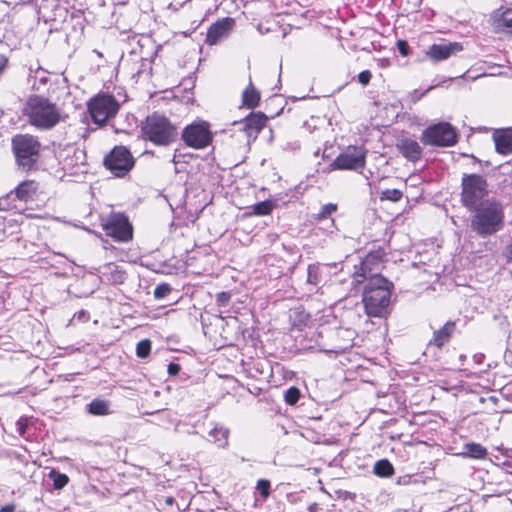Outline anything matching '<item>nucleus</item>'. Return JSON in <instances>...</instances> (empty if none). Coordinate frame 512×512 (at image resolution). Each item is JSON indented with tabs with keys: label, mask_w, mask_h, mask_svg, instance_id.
Returning <instances> with one entry per match:
<instances>
[{
	"label": "nucleus",
	"mask_w": 512,
	"mask_h": 512,
	"mask_svg": "<svg viewBox=\"0 0 512 512\" xmlns=\"http://www.w3.org/2000/svg\"><path fill=\"white\" fill-rule=\"evenodd\" d=\"M377 264V256L367 255L359 266H355L353 283L359 284L368 280L363 293V303L368 316L383 317L389 307L392 282L378 274H372L371 265Z\"/></svg>",
	"instance_id": "f257e3e1"
},
{
	"label": "nucleus",
	"mask_w": 512,
	"mask_h": 512,
	"mask_svg": "<svg viewBox=\"0 0 512 512\" xmlns=\"http://www.w3.org/2000/svg\"><path fill=\"white\" fill-rule=\"evenodd\" d=\"M470 227L481 238L492 236L504 228L505 207L496 197L487 199L484 204L470 211Z\"/></svg>",
	"instance_id": "f03ea898"
},
{
	"label": "nucleus",
	"mask_w": 512,
	"mask_h": 512,
	"mask_svg": "<svg viewBox=\"0 0 512 512\" xmlns=\"http://www.w3.org/2000/svg\"><path fill=\"white\" fill-rule=\"evenodd\" d=\"M23 111L33 125L44 129L55 126L60 118L55 105L39 96L30 97Z\"/></svg>",
	"instance_id": "7ed1b4c3"
},
{
	"label": "nucleus",
	"mask_w": 512,
	"mask_h": 512,
	"mask_svg": "<svg viewBox=\"0 0 512 512\" xmlns=\"http://www.w3.org/2000/svg\"><path fill=\"white\" fill-rule=\"evenodd\" d=\"M461 186V203L468 211L492 197L489 195L487 180L479 174H465Z\"/></svg>",
	"instance_id": "20e7f679"
},
{
	"label": "nucleus",
	"mask_w": 512,
	"mask_h": 512,
	"mask_svg": "<svg viewBox=\"0 0 512 512\" xmlns=\"http://www.w3.org/2000/svg\"><path fill=\"white\" fill-rule=\"evenodd\" d=\"M12 149L18 167L29 171L38 161L41 144L32 135L18 134L12 138Z\"/></svg>",
	"instance_id": "39448f33"
},
{
	"label": "nucleus",
	"mask_w": 512,
	"mask_h": 512,
	"mask_svg": "<svg viewBox=\"0 0 512 512\" xmlns=\"http://www.w3.org/2000/svg\"><path fill=\"white\" fill-rule=\"evenodd\" d=\"M142 133L145 139L159 146L169 145L177 136L176 129L170 121L158 114L147 117L142 126Z\"/></svg>",
	"instance_id": "423d86ee"
},
{
	"label": "nucleus",
	"mask_w": 512,
	"mask_h": 512,
	"mask_svg": "<svg viewBox=\"0 0 512 512\" xmlns=\"http://www.w3.org/2000/svg\"><path fill=\"white\" fill-rule=\"evenodd\" d=\"M119 107L120 105L114 96L109 94H99L88 103L90 116L93 122L98 125H102L107 120L114 117Z\"/></svg>",
	"instance_id": "0eeeda50"
},
{
	"label": "nucleus",
	"mask_w": 512,
	"mask_h": 512,
	"mask_svg": "<svg viewBox=\"0 0 512 512\" xmlns=\"http://www.w3.org/2000/svg\"><path fill=\"white\" fill-rule=\"evenodd\" d=\"M457 134L451 124L440 122L427 127L422 135L421 141L425 145L449 147L456 143Z\"/></svg>",
	"instance_id": "6e6552de"
},
{
	"label": "nucleus",
	"mask_w": 512,
	"mask_h": 512,
	"mask_svg": "<svg viewBox=\"0 0 512 512\" xmlns=\"http://www.w3.org/2000/svg\"><path fill=\"white\" fill-rule=\"evenodd\" d=\"M184 143L194 149H205L213 141V133L210 124L206 121H195L187 125L182 131Z\"/></svg>",
	"instance_id": "1a4fd4ad"
},
{
	"label": "nucleus",
	"mask_w": 512,
	"mask_h": 512,
	"mask_svg": "<svg viewBox=\"0 0 512 512\" xmlns=\"http://www.w3.org/2000/svg\"><path fill=\"white\" fill-rule=\"evenodd\" d=\"M104 164L115 176L122 177L132 169L134 160L126 147L117 146L105 157Z\"/></svg>",
	"instance_id": "9d476101"
},
{
	"label": "nucleus",
	"mask_w": 512,
	"mask_h": 512,
	"mask_svg": "<svg viewBox=\"0 0 512 512\" xmlns=\"http://www.w3.org/2000/svg\"><path fill=\"white\" fill-rule=\"evenodd\" d=\"M107 236L117 242H128L132 239L133 229L128 218L123 214H111L103 223Z\"/></svg>",
	"instance_id": "9b49d317"
},
{
	"label": "nucleus",
	"mask_w": 512,
	"mask_h": 512,
	"mask_svg": "<svg viewBox=\"0 0 512 512\" xmlns=\"http://www.w3.org/2000/svg\"><path fill=\"white\" fill-rule=\"evenodd\" d=\"M365 163V149L358 146H349L335 158L331 166L337 170H357L364 168Z\"/></svg>",
	"instance_id": "f8f14e48"
},
{
	"label": "nucleus",
	"mask_w": 512,
	"mask_h": 512,
	"mask_svg": "<svg viewBox=\"0 0 512 512\" xmlns=\"http://www.w3.org/2000/svg\"><path fill=\"white\" fill-rule=\"evenodd\" d=\"M57 157L62 169L70 175L77 173L80 167L84 166L85 153L74 146L60 149L57 152Z\"/></svg>",
	"instance_id": "ddd939ff"
},
{
	"label": "nucleus",
	"mask_w": 512,
	"mask_h": 512,
	"mask_svg": "<svg viewBox=\"0 0 512 512\" xmlns=\"http://www.w3.org/2000/svg\"><path fill=\"white\" fill-rule=\"evenodd\" d=\"M235 25V20L230 17H225L210 26L206 36V43L215 45L221 39L228 37Z\"/></svg>",
	"instance_id": "4468645a"
},
{
	"label": "nucleus",
	"mask_w": 512,
	"mask_h": 512,
	"mask_svg": "<svg viewBox=\"0 0 512 512\" xmlns=\"http://www.w3.org/2000/svg\"><path fill=\"white\" fill-rule=\"evenodd\" d=\"M462 45L457 42L445 43V44H433L429 47L426 54L435 62L443 61L448 59L453 54L461 51Z\"/></svg>",
	"instance_id": "2eb2a0df"
},
{
	"label": "nucleus",
	"mask_w": 512,
	"mask_h": 512,
	"mask_svg": "<svg viewBox=\"0 0 512 512\" xmlns=\"http://www.w3.org/2000/svg\"><path fill=\"white\" fill-rule=\"evenodd\" d=\"M397 149L407 160L416 162L421 158L422 148L416 140L410 138L401 139L397 143Z\"/></svg>",
	"instance_id": "dca6fc26"
},
{
	"label": "nucleus",
	"mask_w": 512,
	"mask_h": 512,
	"mask_svg": "<svg viewBox=\"0 0 512 512\" xmlns=\"http://www.w3.org/2000/svg\"><path fill=\"white\" fill-rule=\"evenodd\" d=\"M266 117L262 114L250 115L241 121H235L233 124L239 127V130L246 132L248 136L252 133H258L265 125Z\"/></svg>",
	"instance_id": "f3484780"
},
{
	"label": "nucleus",
	"mask_w": 512,
	"mask_h": 512,
	"mask_svg": "<svg viewBox=\"0 0 512 512\" xmlns=\"http://www.w3.org/2000/svg\"><path fill=\"white\" fill-rule=\"evenodd\" d=\"M496 151L502 155L512 153V129L496 130L493 134Z\"/></svg>",
	"instance_id": "a211bd4d"
},
{
	"label": "nucleus",
	"mask_w": 512,
	"mask_h": 512,
	"mask_svg": "<svg viewBox=\"0 0 512 512\" xmlns=\"http://www.w3.org/2000/svg\"><path fill=\"white\" fill-rule=\"evenodd\" d=\"M100 274L103 281L113 285L122 284L126 279L125 272L114 263L104 265L100 270Z\"/></svg>",
	"instance_id": "6ab92c4d"
},
{
	"label": "nucleus",
	"mask_w": 512,
	"mask_h": 512,
	"mask_svg": "<svg viewBox=\"0 0 512 512\" xmlns=\"http://www.w3.org/2000/svg\"><path fill=\"white\" fill-rule=\"evenodd\" d=\"M455 326V323L452 321L446 322L443 327L434 332L433 338L429 341V345H434L438 348L444 346L450 341L455 331Z\"/></svg>",
	"instance_id": "aec40b11"
},
{
	"label": "nucleus",
	"mask_w": 512,
	"mask_h": 512,
	"mask_svg": "<svg viewBox=\"0 0 512 512\" xmlns=\"http://www.w3.org/2000/svg\"><path fill=\"white\" fill-rule=\"evenodd\" d=\"M38 190V184L33 180L21 182L15 188L16 197L21 201L32 200Z\"/></svg>",
	"instance_id": "412c9836"
},
{
	"label": "nucleus",
	"mask_w": 512,
	"mask_h": 512,
	"mask_svg": "<svg viewBox=\"0 0 512 512\" xmlns=\"http://www.w3.org/2000/svg\"><path fill=\"white\" fill-rule=\"evenodd\" d=\"M228 436H229V429L215 425L210 431H209V437L211 438V441L216 443L219 447L225 448L228 445Z\"/></svg>",
	"instance_id": "4be33fe9"
},
{
	"label": "nucleus",
	"mask_w": 512,
	"mask_h": 512,
	"mask_svg": "<svg viewBox=\"0 0 512 512\" xmlns=\"http://www.w3.org/2000/svg\"><path fill=\"white\" fill-rule=\"evenodd\" d=\"M87 411L95 416H104L111 413L110 403L103 399H94L87 405Z\"/></svg>",
	"instance_id": "5701e85b"
},
{
	"label": "nucleus",
	"mask_w": 512,
	"mask_h": 512,
	"mask_svg": "<svg viewBox=\"0 0 512 512\" xmlns=\"http://www.w3.org/2000/svg\"><path fill=\"white\" fill-rule=\"evenodd\" d=\"M464 449L463 455L473 459H484L488 454L487 449L479 443H466Z\"/></svg>",
	"instance_id": "b1692460"
},
{
	"label": "nucleus",
	"mask_w": 512,
	"mask_h": 512,
	"mask_svg": "<svg viewBox=\"0 0 512 512\" xmlns=\"http://www.w3.org/2000/svg\"><path fill=\"white\" fill-rule=\"evenodd\" d=\"M260 101L259 92L250 84L243 92L242 102L248 108H255Z\"/></svg>",
	"instance_id": "393cba45"
},
{
	"label": "nucleus",
	"mask_w": 512,
	"mask_h": 512,
	"mask_svg": "<svg viewBox=\"0 0 512 512\" xmlns=\"http://www.w3.org/2000/svg\"><path fill=\"white\" fill-rule=\"evenodd\" d=\"M497 27L512 34V8H508L498 15Z\"/></svg>",
	"instance_id": "a878e982"
},
{
	"label": "nucleus",
	"mask_w": 512,
	"mask_h": 512,
	"mask_svg": "<svg viewBox=\"0 0 512 512\" xmlns=\"http://www.w3.org/2000/svg\"><path fill=\"white\" fill-rule=\"evenodd\" d=\"M373 471L379 477H390L394 474L392 464L386 459L377 461L374 465Z\"/></svg>",
	"instance_id": "bb28decb"
},
{
	"label": "nucleus",
	"mask_w": 512,
	"mask_h": 512,
	"mask_svg": "<svg viewBox=\"0 0 512 512\" xmlns=\"http://www.w3.org/2000/svg\"><path fill=\"white\" fill-rule=\"evenodd\" d=\"M48 476L53 481V486L57 490L64 488L69 482V477L66 474L54 469L49 472Z\"/></svg>",
	"instance_id": "cd10ccee"
},
{
	"label": "nucleus",
	"mask_w": 512,
	"mask_h": 512,
	"mask_svg": "<svg viewBox=\"0 0 512 512\" xmlns=\"http://www.w3.org/2000/svg\"><path fill=\"white\" fill-rule=\"evenodd\" d=\"M252 213L258 216L268 215L273 210V204L271 201L265 200L254 204L252 207Z\"/></svg>",
	"instance_id": "c85d7f7f"
},
{
	"label": "nucleus",
	"mask_w": 512,
	"mask_h": 512,
	"mask_svg": "<svg viewBox=\"0 0 512 512\" xmlns=\"http://www.w3.org/2000/svg\"><path fill=\"white\" fill-rule=\"evenodd\" d=\"M307 282L317 285L320 282V266L319 264H310L307 269Z\"/></svg>",
	"instance_id": "c756f323"
},
{
	"label": "nucleus",
	"mask_w": 512,
	"mask_h": 512,
	"mask_svg": "<svg viewBox=\"0 0 512 512\" xmlns=\"http://www.w3.org/2000/svg\"><path fill=\"white\" fill-rule=\"evenodd\" d=\"M300 395V390L297 387L292 386L285 391L284 400L288 405H295L298 402Z\"/></svg>",
	"instance_id": "7c9ffc66"
},
{
	"label": "nucleus",
	"mask_w": 512,
	"mask_h": 512,
	"mask_svg": "<svg viewBox=\"0 0 512 512\" xmlns=\"http://www.w3.org/2000/svg\"><path fill=\"white\" fill-rule=\"evenodd\" d=\"M151 342L148 339L141 340L138 342L136 347V354L140 358H145L150 354Z\"/></svg>",
	"instance_id": "2f4dec72"
},
{
	"label": "nucleus",
	"mask_w": 512,
	"mask_h": 512,
	"mask_svg": "<svg viewBox=\"0 0 512 512\" xmlns=\"http://www.w3.org/2000/svg\"><path fill=\"white\" fill-rule=\"evenodd\" d=\"M402 191L398 189H386L381 192V200L397 202L402 198Z\"/></svg>",
	"instance_id": "473e14b6"
},
{
	"label": "nucleus",
	"mask_w": 512,
	"mask_h": 512,
	"mask_svg": "<svg viewBox=\"0 0 512 512\" xmlns=\"http://www.w3.org/2000/svg\"><path fill=\"white\" fill-rule=\"evenodd\" d=\"M171 291H172V288L169 284L161 283L156 286L153 294L156 299L161 300V299L166 298L170 294Z\"/></svg>",
	"instance_id": "72a5a7b5"
},
{
	"label": "nucleus",
	"mask_w": 512,
	"mask_h": 512,
	"mask_svg": "<svg viewBox=\"0 0 512 512\" xmlns=\"http://www.w3.org/2000/svg\"><path fill=\"white\" fill-rule=\"evenodd\" d=\"M270 482L266 479H261L257 482L256 489L259 491L263 499L268 498L270 495Z\"/></svg>",
	"instance_id": "f704fd0d"
},
{
	"label": "nucleus",
	"mask_w": 512,
	"mask_h": 512,
	"mask_svg": "<svg viewBox=\"0 0 512 512\" xmlns=\"http://www.w3.org/2000/svg\"><path fill=\"white\" fill-rule=\"evenodd\" d=\"M337 210V205L333 203H328L322 206L319 214L318 219H323L328 216H330L332 213H334Z\"/></svg>",
	"instance_id": "c9c22d12"
},
{
	"label": "nucleus",
	"mask_w": 512,
	"mask_h": 512,
	"mask_svg": "<svg viewBox=\"0 0 512 512\" xmlns=\"http://www.w3.org/2000/svg\"><path fill=\"white\" fill-rule=\"evenodd\" d=\"M435 86L432 85V86H429L425 91L423 92H420L419 90H414L412 91L409 96H408V99L411 103H416L417 101H419L423 96H425L429 91H431Z\"/></svg>",
	"instance_id": "e433bc0d"
},
{
	"label": "nucleus",
	"mask_w": 512,
	"mask_h": 512,
	"mask_svg": "<svg viewBox=\"0 0 512 512\" xmlns=\"http://www.w3.org/2000/svg\"><path fill=\"white\" fill-rule=\"evenodd\" d=\"M231 295L229 292H220L217 294V304L219 306H225L230 301Z\"/></svg>",
	"instance_id": "4c0bfd02"
},
{
	"label": "nucleus",
	"mask_w": 512,
	"mask_h": 512,
	"mask_svg": "<svg viewBox=\"0 0 512 512\" xmlns=\"http://www.w3.org/2000/svg\"><path fill=\"white\" fill-rule=\"evenodd\" d=\"M371 77H372V74L369 70H364L362 72L359 73L358 75V81L362 84V85H367L370 80H371Z\"/></svg>",
	"instance_id": "58836bf2"
},
{
	"label": "nucleus",
	"mask_w": 512,
	"mask_h": 512,
	"mask_svg": "<svg viewBox=\"0 0 512 512\" xmlns=\"http://www.w3.org/2000/svg\"><path fill=\"white\" fill-rule=\"evenodd\" d=\"M397 48L402 56H407L409 54V45L405 40H398Z\"/></svg>",
	"instance_id": "ea45409f"
},
{
	"label": "nucleus",
	"mask_w": 512,
	"mask_h": 512,
	"mask_svg": "<svg viewBox=\"0 0 512 512\" xmlns=\"http://www.w3.org/2000/svg\"><path fill=\"white\" fill-rule=\"evenodd\" d=\"M17 431L20 435H24L28 426V419L27 418H20L16 422Z\"/></svg>",
	"instance_id": "a19ab883"
},
{
	"label": "nucleus",
	"mask_w": 512,
	"mask_h": 512,
	"mask_svg": "<svg viewBox=\"0 0 512 512\" xmlns=\"http://www.w3.org/2000/svg\"><path fill=\"white\" fill-rule=\"evenodd\" d=\"M167 370H168L169 375L175 376V375H177L179 373L180 366L177 363L171 362V363H169Z\"/></svg>",
	"instance_id": "79ce46f5"
},
{
	"label": "nucleus",
	"mask_w": 512,
	"mask_h": 512,
	"mask_svg": "<svg viewBox=\"0 0 512 512\" xmlns=\"http://www.w3.org/2000/svg\"><path fill=\"white\" fill-rule=\"evenodd\" d=\"M504 255L509 261H512V243L506 246Z\"/></svg>",
	"instance_id": "37998d69"
},
{
	"label": "nucleus",
	"mask_w": 512,
	"mask_h": 512,
	"mask_svg": "<svg viewBox=\"0 0 512 512\" xmlns=\"http://www.w3.org/2000/svg\"><path fill=\"white\" fill-rule=\"evenodd\" d=\"M15 511V505L8 504L0 508V512H14Z\"/></svg>",
	"instance_id": "c03bdc74"
},
{
	"label": "nucleus",
	"mask_w": 512,
	"mask_h": 512,
	"mask_svg": "<svg viewBox=\"0 0 512 512\" xmlns=\"http://www.w3.org/2000/svg\"><path fill=\"white\" fill-rule=\"evenodd\" d=\"M6 63H7V59L4 56L0 55V74L6 67Z\"/></svg>",
	"instance_id": "a18cd8bd"
},
{
	"label": "nucleus",
	"mask_w": 512,
	"mask_h": 512,
	"mask_svg": "<svg viewBox=\"0 0 512 512\" xmlns=\"http://www.w3.org/2000/svg\"><path fill=\"white\" fill-rule=\"evenodd\" d=\"M308 510L309 512H317L318 510V504L317 503H311L309 506H308Z\"/></svg>",
	"instance_id": "49530a36"
},
{
	"label": "nucleus",
	"mask_w": 512,
	"mask_h": 512,
	"mask_svg": "<svg viewBox=\"0 0 512 512\" xmlns=\"http://www.w3.org/2000/svg\"><path fill=\"white\" fill-rule=\"evenodd\" d=\"M165 503L167 505H172L174 503V498L173 497H166L165 498Z\"/></svg>",
	"instance_id": "de8ad7c7"
}]
</instances>
